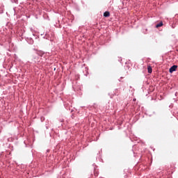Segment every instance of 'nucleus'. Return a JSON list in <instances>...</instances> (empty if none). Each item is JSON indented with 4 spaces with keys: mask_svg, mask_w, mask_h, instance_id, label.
Instances as JSON below:
<instances>
[{
    "mask_svg": "<svg viewBox=\"0 0 178 178\" xmlns=\"http://www.w3.org/2000/svg\"><path fill=\"white\" fill-rule=\"evenodd\" d=\"M104 17H109V16H111V13H109V11H106L104 13Z\"/></svg>",
    "mask_w": 178,
    "mask_h": 178,
    "instance_id": "f03ea898",
    "label": "nucleus"
},
{
    "mask_svg": "<svg viewBox=\"0 0 178 178\" xmlns=\"http://www.w3.org/2000/svg\"><path fill=\"white\" fill-rule=\"evenodd\" d=\"M147 72L148 73H152V67L150 65L147 66Z\"/></svg>",
    "mask_w": 178,
    "mask_h": 178,
    "instance_id": "20e7f679",
    "label": "nucleus"
},
{
    "mask_svg": "<svg viewBox=\"0 0 178 178\" xmlns=\"http://www.w3.org/2000/svg\"><path fill=\"white\" fill-rule=\"evenodd\" d=\"M177 69V65H172L170 68L169 72L170 73H173V72H176Z\"/></svg>",
    "mask_w": 178,
    "mask_h": 178,
    "instance_id": "f257e3e1",
    "label": "nucleus"
},
{
    "mask_svg": "<svg viewBox=\"0 0 178 178\" xmlns=\"http://www.w3.org/2000/svg\"><path fill=\"white\" fill-rule=\"evenodd\" d=\"M162 26H163V22H160V23H159V24H157L156 25V29H159V27H162Z\"/></svg>",
    "mask_w": 178,
    "mask_h": 178,
    "instance_id": "7ed1b4c3",
    "label": "nucleus"
}]
</instances>
